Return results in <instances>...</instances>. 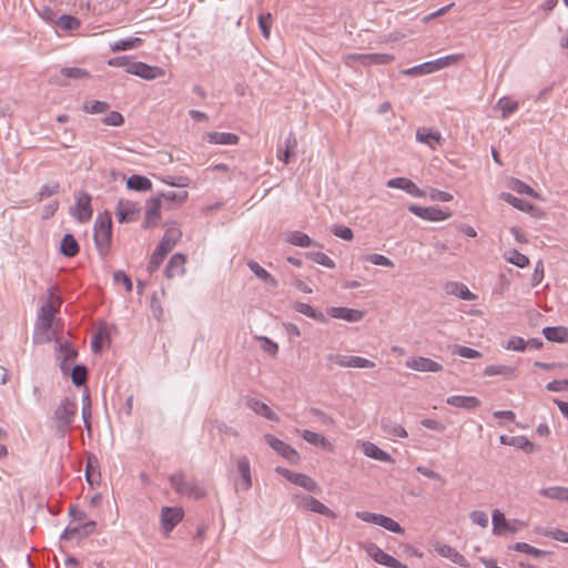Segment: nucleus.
Masks as SVG:
<instances>
[{"mask_svg":"<svg viewBox=\"0 0 568 568\" xmlns=\"http://www.w3.org/2000/svg\"><path fill=\"white\" fill-rule=\"evenodd\" d=\"M185 256L181 253H175L169 261L165 266V276L168 278H173L175 276H181L185 272Z\"/></svg>","mask_w":568,"mask_h":568,"instance_id":"nucleus-24","label":"nucleus"},{"mask_svg":"<svg viewBox=\"0 0 568 568\" xmlns=\"http://www.w3.org/2000/svg\"><path fill=\"white\" fill-rule=\"evenodd\" d=\"M460 58H462V54H449V55L442 57L436 60L427 61L422 64L406 69L403 71V73L405 75H410V77H419V75H424V74H430V73L439 71L444 68H447L452 64L457 63L460 60Z\"/></svg>","mask_w":568,"mask_h":568,"instance_id":"nucleus-4","label":"nucleus"},{"mask_svg":"<svg viewBox=\"0 0 568 568\" xmlns=\"http://www.w3.org/2000/svg\"><path fill=\"white\" fill-rule=\"evenodd\" d=\"M59 191V183L57 182H50L48 184H44L39 193L37 194V199L39 202L43 201L44 199L58 193Z\"/></svg>","mask_w":568,"mask_h":568,"instance_id":"nucleus-60","label":"nucleus"},{"mask_svg":"<svg viewBox=\"0 0 568 568\" xmlns=\"http://www.w3.org/2000/svg\"><path fill=\"white\" fill-rule=\"evenodd\" d=\"M70 375H71L72 383L75 386L80 387V386L85 385V383H87L88 369L84 365H75L71 369Z\"/></svg>","mask_w":568,"mask_h":568,"instance_id":"nucleus-48","label":"nucleus"},{"mask_svg":"<svg viewBox=\"0 0 568 568\" xmlns=\"http://www.w3.org/2000/svg\"><path fill=\"white\" fill-rule=\"evenodd\" d=\"M264 440L290 463L296 464L298 462L300 457L297 452L286 443L282 442L281 439L276 438L271 434H266L264 436Z\"/></svg>","mask_w":568,"mask_h":568,"instance_id":"nucleus-13","label":"nucleus"},{"mask_svg":"<svg viewBox=\"0 0 568 568\" xmlns=\"http://www.w3.org/2000/svg\"><path fill=\"white\" fill-rule=\"evenodd\" d=\"M525 524L520 520H514L513 523L508 521L505 518V515L499 510L495 509L493 511V534L500 536L505 531H509L515 534L520 527H524Z\"/></svg>","mask_w":568,"mask_h":568,"instance_id":"nucleus-10","label":"nucleus"},{"mask_svg":"<svg viewBox=\"0 0 568 568\" xmlns=\"http://www.w3.org/2000/svg\"><path fill=\"white\" fill-rule=\"evenodd\" d=\"M499 442L503 445L515 446L527 453H530L534 449V444L525 436L508 437L506 435H501L499 437Z\"/></svg>","mask_w":568,"mask_h":568,"instance_id":"nucleus-31","label":"nucleus"},{"mask_svg":"<svg viewBox=\"0 0 568 568\" xmlns=\"http://www.w3.org/2000/svg\"><path fill=\"white\" fill-rule=\"evenodd\" d=\"M237 470L242 478L241 488L248 490L252 486V477L250 462L246 456H242L237 459Z\"/></svg>","mask_w":568,"mask_h":568,"instance_id":"nucleus-28","label":"nucleus"},{"mask_svg":"<svg viewBox=\"0 0 568 568\" xmlns=\"http://www.w3.org/2000/svg\"><path fill=\"white\" fill-rule=\"evenodd\" d=\"M57 344L59 345L58 359L60 361V368L64 374H68L70 364L75 361L78 352L67 341L57 339Z\"/></svg>","mask_w":568,"mask_h":568,"instance_id":"nucleus-14","label":"nucleus"},{"mask_svg":"<svg viewBox=\"0 0 568 568\" xmlns=\"http://www.w3.org/2000/svg\"><path fill=\"white\" fill-rule=\"evenodd\" d=\"M160 209H161V199L160 197L151 199L148 202L145 220L143 223V226L145 229L153 227L156 225V223L161 216Z\"/></svg>","mask_w":568,"mask_h":568,"instance_id":"nucleus-25","label":"nucleus"},{"mask_svg":"<svg viewBox=\"0 0 568 568\" xmlns=\"http://www.w3.org/2000/svg\"><path fill=\"white\" fill-rule=\"evenodd\" d=\"M356 517L365 523H372V524L378 525V526H381L392 532H395V534L404 532V529L400 527V525L397 521H395L390 517H387V516H384L381 514H375V513H369V511H357Z\"/></svg>","mask_w":568,"mask_h":568,"instance_id":"nucleus-7","label":"nucleus"},{"mask_svg":"<svg viewBox=\"0 0 568 568\" xmlns=\"http://www.w3.org/2000/svg\"><path fill=\"white\" fill-rule=\"evenodd\" d=\"M296 146L297 144H285V148H278L277 149V158L283 163H290L296 155Z\"/></svg>","mask_w":568,"mask_h":568,"instance_id":"nucleus-53","label":"nucleus"},{"mask_svg":"<svg viewBox=\"0 0 568 568\" xmlns=\"http://www.w3.org/2000/svg\"><path fill=\"white\" fill-rule=\"evenodd\" d=\"M91 77L90 72L85 69L78 67L62 68L59 75L54 77V82L59 85H68L69 80H87Z\"/></svg>","mask_w":568,"mask_h":568,"instance_id":"nucleus-16","label":"nucleus"},{"mask_svg":"<svg viewBox=\"0 0 568 568\" xmlns=\"http://www.w3.org/2000/svg\"><path fill=\"white\" fill-rule=\"evenodd\" d=\"M306 256L312 260L313 262L320 264V265H323L325 267H328V268H334L335 267V263L334 261L327 256L325 253L323 252H308L306 254Z\"/></svg>","mask_w":568,"mask_h":568,"instance_id":"nucleus-52","label":"nucleus"},{"mask_svg":"<svg viewBox=\"0 0 568 568\" xmlns=\"http://www.w3.org/2000/svg\"><path fill=\"white\" fill-rule=\"evenodd\" d=\"M294 501L300 509L317 513L329 518L336 517V514L333 510L310 495H295Z\"/></svg>","mask_w":568,"mask_h":568,"instance_id":"nucleus-6","label":"nucleus"},{"mask_svg":"<svg viewBox=\"0 0 568 568\" xmlns=\"http://www.w3.org/2000/svg\"><path fill=\"white\" fill-rule=\"evenodd\" d=\"M247 266L255 274V276H257L265 284H268L272 287H276L278 285V282L276 281V278L271 273H268L265 268H263L257 262L250 261L247 263Z\"/></svg>","mask_w":568,"mask_h":568,"instance_id":"nucleus-36","label":"nucleus"},{"mask_svg":"<svg viewBox=\"0 0 568 568\" xmlns=\"http://www.w3.org/2000/svg\"><path fill=\"white\" fill-rule=\"evenodd\" d=\"M367 555L373 558L376 562L384 565L389 568H407L406 565L402 564L396 558L383 551L377 545L368 542L364 546Z\"/></svg>","mask_w":568,"mask_h":568,"instance_id":"nucleus-9","label":"nucleus"},{"mask_svg":"<svg viewBox=\"0 0 568 568\" xmlns=\"http://www.w3.org/2000/svg\"><path fill=\"white\" fill-rule=\"evenodd\" d=\"M78 405L74 398H63L54 410L53 419L57 432L62 436L71 427L77 415Z\"/></svg>","mask_w":568,"mask_h":568,"instance_id":"nucleus-3","label":"nucleus"},{"mask_svg":"<svg viewBox=\"0 0 568 568\" xmlns=\"http://www.w3.org/2000/svg\"><path fill=\"white\" fill-rule=\"evenodd\" d=\"M130 68V74L138 75L144 80H154L163 74V70L159 67H152L140 61H135Z\"/></svg>","mask_w":568,"mask_h":568,"instance_id":"nucleus-18","label":"nucleus"},{"mask_svg":"<svg viewBox=\"0 0 568 568\" xmlns=\"http://www.w3.org/2000/svg\"><path fill=\"white\" fill-rule=\"evenodd\" d=\"M544 336L550 342H566L568 329L565 327H545L542 329Z\"/></svg>","mask_w":568,"mask_h":568,"instance_id":"nucleus-45","label":"nucleus"},{"mask_svg":"<svg viewBox=\"0 0 568 568\" xmlns=\"http://www.w3.org/2000/svg\"><path fill=\"white\" fill-rule=\"evenodd\" d=\"M182 236V232L174 225L169 226L164 236L158 244L148 264V272L154 273L162 264L164 257L172 251Z\"/></svg>","mask_w":568,"mask_h":568,"instance_id":"nucleus-1","label":"nucleus"},{"mask_svg":"<svg viewBox=\"0 0 568 568\" xmlns=\"http://www.w3.org/2000/svg\"><path fill=\"white\" fill-rule=\"evenodd\" d=\"M510 187L520 194H527L532 197H537V193L528 184L520 180L514 179L511 181Z\"/></svg>","mask_w":568,"mask_h":568,"instance_id":"nucleus-63","label":"nucleus"},{"mask_svg":"<svg viewBox=\"0 0 568 568\" xmlns=\"http://www.w3.org/2000/svg\"><path fill=\"white\" fill-rule=\"evenodd\" d=\"M440 133L436 130L420 128L416 131V141L424 142H440Z\"/></svg>","mask_w":568,"mask_h":568,"instance_id":"nucleus-47","label":"nucleus"},{"mask_svg":"<svg viewBox=\"0 0 568 568\" xmlns=\"http://www.w3.org/2000/svg\"><path fill=\"white\" fill-rule=\"evenodd\" d=\"M363 453L367 457L379 460V462H386V463L393 462V458L388 453L384 452L378 446H376L375 444L369 443V442L363 444Z\"/></svg>","mask_w":568,"mask_h":568,"instance_id":"nucleus-34","label":"nucleus"},{"mask_svg":"<svg viewBox=\"0 0 568 568\" xmlns=\"http://www.w3.org/2000/svg\"><path fill=\"white\" fill-rule=\"evenodd\" d=\"M446 293L450 295H456L465 301H474L476 298L475 294H473L468 287L462 283L450 282L446 284Z\"/></svg>","mask_w":568,"mask_h":568,"instance_id":"nucleus-33","label":"nucleus"},{"mask_svg":"<svg viewBox=\"0 0 568 568\" xmlns=\"http://www.w3.org/2000/svg\"><path fill=\"white\" fill-rule=\"evenodd\" d=\"M408 211L414 215L427 221H444L450 216L449 212H445L436 206L423 207L417 204H410Z\"/></svg>","mask_w":568,"mask_h":568,"instance_id":"nucleus-11","label":"nucleus"},{"mask_svg":"<svg viewBox=\"0 0 568 568\" xmlns=\"http://www.w3.org/2000/svg\"><path fill=\"white\" fill-rule=\"evenodd\" d=\"M519 108V103L509 97H503L496 103L495 109L500 112L501 119H508Z\"/></svg>","mask_w":568,"mask_h":568,"instance_id":"nucleus-29","label":"nucleus"},{"mask_svg":"<svg viewBox=\"0 0 568 568\" xmlns=\"http://www.w3.org/2000/svg\"><path fill=\"white\" fill-rule=\"evenodd\" d=\"M446 402H447V404H449L452 406L466 408V409H473L480 405V400L475 396L454 395V396L448 397Z\"/></svg>","mask_w":568,"mask_h":568,"instance_id":"nucleus-32","label":"nucleus"},{"mask_svg":"<svg viewBox=\"0 0 568 568\" xmlns=\"http://www.w3.org/2000/svg\"><path fill=\"white\" fill-rule=\"evenodd\" d=\"M406 367L417 372L437 373L443 371V365L427 357H412L406 361Z\"/></svg>","mask_w":568,"mask_h":568,"instance_id":"nucleus-17","label":"nucleus"},{"mask_svg":"<svg viewBox=\"0 0 568 568\" xmlns=\"http://www.w3.org/2000/svg\"><path fill=\"white\" fill-rule=\"evenodd\" d=\"M54 317V311L51 304H45L41 307L40 321L44 328H50Z\"/></svg>","mask_w":568,"mask_h":568,"instance_id":"nucleus-55","label":"nucleus"},{"mask_svg":"<svg viewBox=\"0 0 568 568\" xmlns=\"http://www.w3.org/2000/svg\"><path fill=\"white\" fill-rule=\"evenodd\" d=\"M328 314L334 318L344 320L349 323L359 322L364 317V312L348 307H331Z\"/></svg>","mask_w":568,"mask_h":568,"instance_id":"nucleus-23","label":"nucleus"},{"mask_svg":"<svg viewBox=\"0 0 568 568\" xmlns=\"http://www.w3.org/2000/svg\"><path fill=\"white\" fill-rule=\"evenodd\" d=\"M517 368L509 365H489L485 368L484 374L486 376L503 375L506 378H514L516 376Z\"/></svg>","mask_w":568,"mask_h":568,"instance_id":"nucleus-42","label":"nucleus"},{"mask_svg":"<svg viewBox=\"0 0 568 568\" xmlns=\"http://www.w3.org/2000/svg\"><path fill=\"white\" fill-rule=\"evenodd\" d=\"M507 260L518 267H525L529 264V258L515 248L508 252Z\"/></svg>","mask_w":568,"mask_h":568,"instance_id":"nucleus-54","label":"nucleus"},{"mask_svg":"<svg viewBox=\"0 0 568 568\" xmlns=\"http://www.w3.org/2000/svg\"><path fill=\"white\" fill-rule=\"evenodd\" d=\"M434 550L439 556L449 559L454 564H457L462 567H468L466 558L449 545L437 541L434 544Z\"/></svg>","mask_w":568,"mask_h":568,"instance_id":"nucleus-19","label":"nucleus"},{"mask_svg":"<svg viewBox=\"0 0 568 568\" xmlns=\"http://www.w3.org/2000/svg\"><path fill=\"white\" fill-rule=\"evenodd\" d=\"M540 494L550 499L568 501V488H566V487L554 486V487L542 488L540 490Z\"/></svg>","mask_w":568,"mask_h":568,"instance_id":"nucleus-44","label":"nucleus"},{"mask_svg":"<svg viewBox=\"0 0 568 568\" xmlns=\"http://www.w3.org/2000/svg\"><path fill=\"white\" fill-rule=\"evenodd\" d=\"M183 510L179 507H163L161 510V525L169 534L183 519Z\"/></svg>","mask_w":568,"mask_h":568,"instance_id":"nucleus-15","label":"nucleus"},{"mask_svg":"<svg viewBox=\"0 0 568 568\" xmlns=\"http://www.w3.org/2000/svg\"><path fill=\"white\" fill-rule=\"evenodd\" d=\"M110 109V104L104 101L88 100L83 103L82 110L85 113L99 114L104 113Z\"/></svg>","mask_w":568,"mask_h":568,"instance_id":"nucleus-46","label":"nucleus"},{"mask_svg":"<svg viewBox=\"0 0 568 568\" xmlns=\"http://www.w3.org/2000/svg\"><path fill=\"white\" fill-rule=\"evenodd\" d=\"M74 215L81 223L88 222L92 217L91 196L88 193L82 192L77 197Z\"/></svg>","mask_w":568,"mask_h":568,"instance_id":"nucleus-21","label":"nucleus"},{"mask_svg":"<svg viewBox=\"0 0 568 568\" xmlns=\"http://www.w3.org/2000/svg\"><path fill=\"white\" fill-rule=\"evenodd\" d=\"M126 187L133 191L144 192L152 189V182L143 175L133 174L126 180Z\"/></svg>","mask_w":568,"mask_h":568,"instance_id":"nucleus-41","label":"nucleus"},{"mask_svg":"<svg viewBox=\"0 0 568 568\" xmlns=\"http://www.w3.org/2000/svg\"><path fill=\"white\" fill-rule=\"evenodd\" d=\"M60 252L67 257H73L79 253V244L72 234H64L60 244Z\"/></svg>","mask_w":568,"mask_h":568,"instance_id":"nucleus-39","label":"nucleus"},{"mask_svg":"<svg viewBox=\"0 0 568 568\" xmlns=\"http://www.w3.org/2000/svg\"><path fill=\"white\" fill-rule=\"evenodd\" d=\"M381 428L387 436L399 438H406L408 436L406 429L402 425L387 417H383L381 419Z\"/></svg>","mask_w":568,"mask_h":568,"instance_id":"nucleus-27","label":"nucleus"},{"mask_svg":"<svg viewBox=\"0 0 568 568\" xmlns=\"http://www.w3.org/2000/svg\"><path fill=\"white\" fill-rule=\"evenodd\" d=\"M365 260L375 265L385 266V267H394L393 261L382 254H376V253L368 254L365 256Z\"/></svg>","mask_w":568,"mask_h":568,"instance_id":"nucleus-64","label":"nucleus"},{"mask_svg":"<svg viewBox=\"0 0 568 568\" xmlns=\"http://www.w3.org/2000/svg\"><path fill=\"white\" fill-rule=\"evenodd\" d=\"M293 310L297 313H301L310 318H313L317 322H321V323H325L327 322V318L325 317V315L313 308L311 305L306 304V303H303V302H295L293 305H292Z\"/></svg>","mask_w":568,"mask_h":568,"instance_id":"nucleus-30","label":"nucleus"},{"mask_svg":"<svg viewBox=\"0 0 568 568\" xmlns=\"http://www.w3.org/2000/svg\"><path fill=\"white\" fill-rule=\"evenodd\" d=\"M55 23L64 31H73L80 27V20L70 14H62Z\"/></svg>","mask_w":568,"mask_h":568,"instance_id":"nucleus-49","label":"nucleus"},{"mask_svg":"<svg viewBox=\"0 0 568 568\" xmlns=\"http://www.w3.org/2000/svg\"><path fill=\"white\" fill-rule=\"evenodd\" d=\"M105 338H109L108 329L105 326H101L94 334L93 341L91 343V347L94 353H99L101 351V343Z\"/></svg>","mask_w":568,"mask_h":568,"instance_id":"nucleus-62","label":"nucleus"},{"mask_svg":"<svg viewBox=\"0 0 568 568\" xmlns=\"http://www.w3.org/2000/svg\"><path fill=\"white\" fill-rule=\"evenodd\" d=\"M301 436L305 442H307L311 445L322 447V448L328 449V450H331V448H332L331 443L323 435H321L318 433H315V432H312L308 429H304L301 433Z\"/></svg>","mask_w":568,"mask_h":568,"instance_id":"nucleus-38","label":"nucleus"},{"mask_svg":"<svg viewBox=\"0 0 568 568\" xmlns=\"http://www.w3.org/2000/svg\"><path fill=\"white\" fill-rule=\"evenodd\" d=\"M272 16L271 13H261L258 16V27L264 38L268 39L271 34Z\"/></svg>","mask_w":568,"mask_h":568,"instance_id":"nucleus-61","label":"nucleus"},{"mask_svg":"<svg viewBox=\"0 0 568 568\" xmlns=\"http://www.w3.org/2000/svg\"><path fill=\"white\" fill-rule=\"evenodd\" d=\"M143 40L138 37H130L126 39L118 40L110 44V49L112 52L128 51L133 50L141 47Z\"/></svg>","mask_w":568,"mask_h":568,"instance_id":"nucleus-35","label":"nucleus"},{"mask_svg":"<svg viewBox=\"0 0 568 568\" xmlns=\"http://www.w3.org/2000/svg\"><path fill=\"white\" fill-rule=\"evenodd\" d=\"M140 211L136 203L120 200L115 207V215L120 223H130L139 219Z\"/></svg>","mask_w":568,"mask_h":568,"instance_id":"nucleus-12","label":"nucleus"},{"mask_svg":"<svg viewBox=\"0 0 568 568\" xmlns=\"http://www.w3.org/2000/svg\"><path fill=\"white\" fill-rule=\"evenodd\" d=\"M97 468H98V459L89 457L87 468H85V478H87V481L91 486H93L94 483H98L100 479V471H98Z\"/></svg>","mask_w":568,"mask_h":568,"instance_id":"nucleus-50","label":"nucleus"},{"mask_svg":"<svg viewBox=\"0 0 568 568\" xmlns=\"http://www.w3.org/2000/svg\"><path fill=\"white\" fill-rule=\"evenodd\" d=\"M95 527L97 524L93 520L87 521L79 526L67 527L61 536V539L78 538L79 540H81L91 535L95 530Z\"/></svg>","mask_w":568,"mask_h":568,"instance_id":"nucleus-20","label":"nucleus"},{"mask_svg":"<svg viewBox=\"0 0 568 568\" xmlns=\"http://www.w3.org/2000/svg\"><path fill=\"white\" fill-rule=\"evenodd\" d=\"M500 199L521 212L531 213L535 209L534 204L523 199H519L513 195L511 193L504 192L500 194Z\"/></svg>","mask_w":568,"mask_h":568,"instance_id":"nucleus-37","label":"nucleus"},{"mask_svg":"<svg viewBox=\"0 0 568 568\" xmlns=\"http://www.w3.org/2000/svg\"><path fill=\"white\" fill-rule=\"evenodd\" d=\"M287 242L300 247H308L312 245L321 247V245L318 243H314L307 234L298 231L291 232L287 236Z\"/></svg>","mask_w":568,"mask_h":568,"instance_id":"nucleus-43","label":"nucleus"},{"mask_svg":"<svg viewBox=\"0 0 568 568\" xmlns=\"http://www.w3.org/2000/svg\"><path fill=\"white\" fill-rule=\"evenodd\" d=\"M134 63L135 61L130 60L126 55L115 57L108 60V65L123 68L128 73H130V65Z\"/></svg>","mask_w":568,"mask_h":568,"instance_id":"nucleus-58","label":"nucleus"},{"mask_svg":"<svg viewBox=\"0 0 568 568\" xmlns=\"http://www.w3.org/2000/svg\"><path fill=\"white\" fill-rule=\"evenodd\" d=\"M172 488L181 494L187 495L194 499L204 497V490L195 483L189 481L183 473L173 474L170 477Z\"/></svg>","mask_w":568,"mask_h":568,"instance_id":"nucleus-5","label":"nucleus"},{"mask_svg":"<svg viewBox=\"0 0 568 568\" xmlns=\"http://www.w3.org/2000/svg\"><path fill=\"white\" fill-rule=\"evenodd\" d=\"M387 186L404 190L408 194L416 197L425 196V192L422 191L413 181L406 178L390 179L387 181Z\"/></svg>","mask_w":568,"mask_h":568,"instance_id":"nucleus-22","label":"nucleus"},{"mask_svg":"<svg viewBox=\"0 0 568 568\" xmlns=\"http://www.w3.org/2000/svg\"><path fill=\"white\" fill-rule=\"evenodd\" d=\"M94 243L101 256H106L111 247L112 220L110 213L100 214L94 223Z\"/></svg>","mask_w":568,"mask_h":568,"instance_id":"nucleus-2","label":"nucleus"},{"mask_svg":"<svg viewBox=\"0 0 568 568\" xmlns=\"http://www.w3.org/2000/svg\"><path fill=\"white\" fill-rule=\"evenodd\" d=\"M290 481L300 487H303L304 489H306L308 491H312V493L320 491V487H318L317 483L305 474L294 473Z\"/></svg>","mask_w":568,"mask_h":568,"instance_id":"nucleus-40","label":"nucleus"},{"mask_svg":"<svg viewBox=\"0 0 568 568\" xmlns=\"http://www.w3.org/2000/svg\"><path fill=\"white\" fill-rule=\"evenodd\" d=\"M453 353L457 354L462 357L471 358V359L481 357V354L478 351L467 347V346H462V345H454Z\"/></svg>","mask_w":568,"mask_h":568,"instance_id":"nucleus-57","label":"nucleus"},{"mask_svg":"<svg viewBox=\"0 0 568 568\" xmlns=\"http://www.w3.org/2000/svg\"><path fill=\"white\" fill-rule=\"evenodd\" d=\"M246 405L255 414L261 415L268 420L278 422V419H280L278 415L275 412H273L265 403H263L256 398L247 399Z\"/></svg>","mask_w":568,"mask_h":568,"instance_id":"nucleus-26","label":"nucleus"},{"mask_svg":"<svg viewBox=\"0 0 568 568\" xmlns=\"http://www.w3.org/2000/svg\"><path fill=\"white\" fill-rule=\"evenodd\" d=\"M329 362H334L339 367H354V368H373L375 363L354 355L329 354L327 356Z\"/></svg>","mask_w":568,"mask_h":568,"instance_id":"nucleus-8","label":"nucleus"},{"mask_svg":"<svg viewBox=\"0 0 568 568\" xmlns=\"http://www.w3.org/2000/svg\"><path fill=\"white\" fill-rule=\"evenodd\" d=\"M513 549L515 551L524 552V554H527V555L532 556L535 558H539V557L545 556V555L548 554L546 550L535 548V547L530 546L527 542H516L513 546Z\"/></svg>","mask_w":568,"mask_h":568,"instance_id":"nucleus-51","label":"nucleus"},{"mask_svg":"<svg viewBox=\"0 0 568 568\" xmlns=\"http://www.w3.org/2000/svg\"><path fill=\"white\" fill-rule=\"evenodd\" d=\"M237 135L226 132H212L209 133V142H237Z\"/></svg>","mask_w":568,"mask_h":568,"instance_id":"nucleus-59","label":"nucleus"},{"mask_svg":"<svg viewBox=\"0 0 568 568\" xmlns=\"http://www.w3.org/2000/svg\"><path fill=\"white\" fill-rule=\"evenodd\" d=\"M187 196H189V193L186 191H184V190H181V191H178V192L168 191V192H163L161 194V197L164 199L165 201H168V202H176L179 204L185 202Z\"/></svg>","mask_w":568,"mask_h":568,"instance_id":"nucleus-56","label":"nucleus"}]
</instances>
